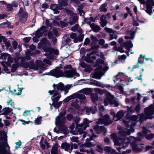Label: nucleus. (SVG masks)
I'll list each match as a JSON object with an SVG mask.
<instances>
[{"instance_id": "39448f33", "label": "nucleus", "mask_w": 154, "mask_h": 154, "mask_svg": "<svg viewBox=\"0 0 154 154\" xmlns=\"http://www.w3.org/2000/svg\"><path fill=\"white\" fill-rule=\"evenodd\" d=\"M141 4L146 5V9L145 10L146 12L148 14L150 15L152 14V9L154 6V0H147L145 2L144 0H138Z\"/></svg>"}, {"instance_id": "774afa93", "label": "nucleus", "mask_w": 154, "mask_h": 154, "mask_svg": "<svg viewBox=\"0 0 154 154\" xmlns=\"http://www.w3.org/2000/svg\"><path fill=\"white\" fill-rule=\"evenodd\" d=\"M65 45H68L71 42V40L69 38H67L65 39Z\"/></svg>"}, {"instance_id": "cd10ccee", "label": "nucleus", "mask_w": 154, "mask_h": 154, "mask_svg": "<svg viewBox=\"0 0 154 154\" xmlns=\"http://www.w3.org/2000/svg\"><path fill=\"white\" fill-rule=\"evenodd\" d=\"M68 0H58V4L61 7L68 5Z\"/></svg>"}, {"instance_id": "393cba45", "label": "nucleus", "mask_w": 154, "mask_h": 154, "mask_svg": "<svg viewBox=\"0 0 154 154\" xmlns=\"http://www.w3.org/2000/svg\"><path fill=\"white\" fill-rule=\"evenodd\" d=\"M81 91L82 93L86 95L91 94L92 92V89L89 88H85L82 89Z\"/></svg>"}, {"instance_id": "ea45409f", "label": "nucleus", "mask_w": 154, "mask_h": 154, "mask_svg": "<svg viewBox=\"0 0 154 154\" xmlns=\"http://www.w3.org/2000/svg\"><path fill=\"white\" fill-rule=\"evenodd\" d=\"M61 97V95H58L57 97H52V96L51 97V99L52 100V101L53 102V103L57 102L58 101Z\"/></svg>"}, {"instance_id": "de8ad7c7", "label": "nucleus", "mask_w": 154, "mask_h": 154, "mask_svg": "<svg viewBox=\"0 0 154 154\" xmlns=\"http://www.w3.org/2000/svg\"><path fill=\"white\" fill-rule=\"evenodd\" d=\"M21 65L23 67L25 68H27L29 66L30 68L29 62H24V63H21Z\"/></svg>"}, {"instance_id": "f704fd0d", "label": "nucleus", "mask_w": 154, "mask_h": 154, "mask_svg": "<svg viewBox=\"0 0 154 154\" xmlns=\"http://www.w3.org/2000/svg\"><path fill=\"white\" fill-rule=\"evenodd\" d=\"M7 150L5 148L3 145H0V154H8Z\"/></svg>"}, {"instance_id": "6ab92c4d", "label": "nucleus", "mask_w": 154, "mask_h": 154, "mask_svg": "<svg viewBox=\"0 0 154 154\" xmlns=\"http://www.w3.org/2000/svg\"><path fill=\"white\" fill-rule=\"evenodd\" d=\"M135 30L136 29L134 28H132L130 31H128L127 32V34L129 35V37L125 36V38L126 39L128 38L132 39L135 36Z\"/></svg>"}, {"instance_id": "3c124183", "label": "nucleus", "mask_w": 154, "mask_h": 154, "mask_svg": "<svg viewBox=\"0 0 154 154\" xmlns=\"http://www.w3.org/2000/svg\"><path fill=\"white\" fill-rule=\"evenodd\" d=\"M97 132L99 130L101 131V132H103L105 131L106 130L105 128L102 126H100V127L99 126H97Z\"/></svg>"}, {"instance_id": "f257e3e1", "label": "nucleus", "mask_w": 154, "mask_h": 154, "mask_svg": "<svg viewBox=\"0 0 154 154\" xmlns=\"http://www.w3.org/2000/svg\"><path fill=\"white\" fill-rule=\"evenodd\" d=\"M154 99V94L152 96ZM154 100L153 105H150L149 107L146 108L145 109V114H143L138 115L137 116H133L130 119H127L125 121H124V123L127 127L131 123L130 130L127 128H123L119 130V134L121 137L120 138L117 137L116 133H113L112 134V137L114 143V144L119 146V148H116L117 149L119 152L120 148H124L126 147L129 142L130 143L133 150L135 152H140L142 150L141 149L138 148L136 144L138 141H140L143 136L148 140L151 139L154 137V134L150 133L147 134L149 131L145 128L143 127L142 133H138V138L137 139L133 137H130L127 138L126 136L129 135L131 133L133 132L134 130V126L135 123L138 121L141 122L146 119H151L154 117L153 114L154 113Z\"/></svg>"}, {"instance_id": "5fc2aeb1", "label": "nucleus", "mask_w": 154, "mask_h": 154, "mask_svg": "<svg viewBox=\"0 0 154 154\" xmlns=\"http://www.w3.org/2000/svg\"><path fill=\"white\" fill-rule=\"evenodd\" d=\"M15 143L16 145H17V146H15V149H17L18 148H20V146L21 145V142L20 140H19L18 142H16Z\"/></svg>"}, {"instance_id": "a878e982", "label": "nucleus", "mask_w": 154, "mask_h": 154, "mask_svg": "<svg viewBox=\"0 0 154 154\" xmlns=\"http://www.w3.org/2000/svg\"><path fill=\"white\" fill-rule=\"evenodd\" d=\"M95 93H92L90 94L92 102L96 104V88L94 89Z\"/></svg>"}, {"instance_id": "72a5a7b5", "label": "nucleus", "mask_w": 154, "mask_h": 154, "mask_svg": "<svg viewBox=\"0 0 154 154\" xmlns=\"http://www.w3.org/2000/svg\"><path fill=\"white\" fill-rule=\"evenodd\" d=\"M43 50L46 52H49L48 54H53L54 48H49L47 46L44 47Z\"/></svg>"}, {"instance_id": "a18cd8bd", "label": "nucleus", "mask_w": 154, "mask_h": 154, "mask_svg": "<svg viewBox=\"0 0 154 154\" xmlns=\"http://www.w3.org/2000/svg\"><path fill=\"white\" fill-rule=\"evenodd\" d=\"M42 117L40 116L37 119H35V122L36 124L39 125L41 124V122L42 120Z\"/></svg>"}, {"instance_id": "69168bd1", "label": "nucleus", "mask_w": 154, "mask_h": 154, "mask_svg": "<svg viewBox=\"0 0 154 154\" xmlns=\"http://www.w3.org/2000/svg\"><path fill=\"white\" fill-rule=\"evenodd\" d=\"M78 139H79L78 137H73L71 138V140L72 142L77 143L78 142H79Z\"/></svg>"}, {"instance_id": "bf43d9fd", "label": "nucleus", "mask_w": 154, "mask_h": 154, "mask_svg": "<svg viewBox=\"0 0 154 154\" xmlns=\"http://www.w3.org/2000/svg\"><path fill=\"white\" fill-rule=\"evenodd\" d=\"M6 7L8 9L7 10L8 11H11L13 10L12 6L10 4H7Z\"/></svg>"}, {"instance_id": "20e7f679", "label": "nucleus", "mask_w": 154, "mask_h": 154, "mask_svg": "<svg viewBox=\"0 0 154 154\" xmlns=\"http://www.w3.org/2000/svg\"><path fill=\"white\" fill-rule=\"evenodd\" d=\"M90 45L91 47L90 48L86 49V51H93L91 52L88 54L86 56H85L84 60L87 63H92L96 59V42L92 41L91 42Z\"/></svg>"}, {"instance_id": "a211bd4d", "label": "nucleus", "mask_w": 154, "mask_h": 154, "mask_svg": "<svg viewBox=\"0 0 154 154\" xmlns=\"http://www.w3.org/2000/svg\"><path fill=\"white\" fill-rule=\"evenodd\" d=\"M53 87L54 89H55L56 88L57 90H60L61 91L67 89L66 86H65L64 84L62 82H60L57 85L54 84L53 85Z\"/></svg>"}, {"instance_id": "6e6d98bb", "label": "nucleus", "mask_w": 154, "mask_h": 154, "mask_svg": "<svg viewBox=\"0 0 154 154\" xmlns=\"http://www.w3.org/2000/svg\"><path fill=\"white\" fill-rule=\"evenodd\" d=\"M45 55L48 56L50 59H53L54 57V55L53 54L45 53Z\"/></svg>"}, {"instance_id": "864d4df0", "label": "nucleus", "mask_w": 154, "mask_h": 154, "mask_svg": "<svg viewBox=\"0 0 154 154\" xmlns=\"http://www.w3.org/2000/svg\"><path fill=\"white\" fill-rule=\"evenodd\" d=\"M134 98H131L130 100L128 98H127L125 100V102L126 104L129 103V102L133 103L134 102Z\"/></svg>"}, {"instance_id": "412c9836", "label": "nucleus", "mask_w": 154, "mask_h": 154, "mask_svg": "<svg viewBox=\"0 0 154 154\" xmlns=\"http://www.w3.org/2000/svg\"><path fill=\"white\" fill-rule=\"evenodd\" d=\"M124 112L123 111H120L118 112L116 114V117L115 119H114V121H117L119 120L122 118L124 116Z\"/></svg>"}, {"instance_id": "bb28decb", "label": "nucleus", "mask_w": 154, "mask_h": 154, "mask_svg": "<svg viewBox=\"0 0 154 154\" xmlns=\"http://www.w3.org/2000/svg\"><path fill=\"white\" fill-rule=\"evenodd\" d=\"M106 16L105 15H102L100 17V23L102 27H103L106 26L107 23V21L106 20Z\"/></svg>"}, {"instance_id": "c03bdc74", "label": "nucleus", "mask_w": 154, "mask_h": 154, "mask_svg": "<svg viewBox=\"0 0 154 154\" xmlns=\"http://www.w3.org/2000/svg\"><path fill=\"white\" fill-rule=\"evenodd\" d=\"M43 33H42L41 32V30L39 29H38L35 32V36L38 38H39L41 36H42V34Z\"/></svg>"}, {"instance_id": "5701e85b", "label": "nucleus", "mask_w": 154, "mask_h": 154, "mask_svg": "<svg viewBox=\"0 0 154 154\" xmlns=\"http://www.w3.org/2000/svg\"><path fill=\"white\" fill-rule=\"evenodd\" d=\"M12 109L9 107H5L3 108L2 110V112L0 114V115H8L11 112Z\"/></svg>"}, {"instance_id": "79ce46f5", "label": "nucleus", "mask_w": 154, "mask_h": 154, "mask_svg": "<svg viewBox=\"0 0 154 154\" xmlns=\"http://www.w3.org/2000/svg\"><path fill=\"white\" fill-rule=\"evenodd\" d=\"M95 145L96 143L94 144H93L91 142H86L84 143L85 146L87 148L94 146Z\"/></svg>"}, {"instance_id": "4468645a", "label": "nucleus", "mask_w": 154, "mask_h": 154, "mask_svg": "<svg viewBox=\"0 0 154 154\" xmlns=\"http://www.w3.org/2000/svg\"><path fill=\"white\" fill-rule=\"evenodd\" d=\"M50 8L52 10L54 14H57L59 13V10H61L62 8L58 4H52L50 6Z\"/></svg>"}, {"instance_id": "ddd939ff", "label": "nucleus", "mask_w": 154, "mask_h": 154, "mask_svg": "<svg viewBox=\"0 0 154 154\" xmlns=\"http://www.w3.org/2000/svg\"><path fill=\"white\" fill-rule=\"evenodd\" d=\"M84 109L85 110L87 115H90L91 113L95 114L96 111V106H94V108L93 106L89 107L85 106L84 107Z\"/></svg>"}, {"instance_id": "f3484780", "label": "nucleus", "mask_w": 154, "mask_h": 154, "mask_svg": "<svg viewBox=\"0 0 154 154\" xmlns=\"http://www.w3.org/2000/svg\"><path fill=\"white\" fill-rule=\"evenodd\" d=\"M104 150L108 154H118L115 152L114 150L112 149L111 148L106 146L104 148ZM131 150H129L126 152L124 151L122 152V154H126V153H129L131 152Z\"/></svg>"}, {"instance_id": "7c9ffc66", "label": "nucleus", "mask_w": 154, "mask_h": 154, "mask_svg": "<svg viewBox=\"0 0 154 154\" xmlns=\"http://www.w3.org/2000/svg\"><path fill=\"white\" fill-rule=\"evenodd\" d=\"M0 143H1V140H4L5 141L7 140V138H5L6 135L5 134V132L4 131H0Z\"/></svg>"}, {"instance_id": "37998d69", "label": "nucleus", "mask_w": 154, "mask_h": 154, "mask_svg": "<svg viewBox=\"0 0 154 154\" xmlns=\"http://www.w3.org/2000/svg\"><path fill=\"white\" fill-rule=\"evenodd\" d=\"M60 26L62 28H64L65 27H66L68 26V23L65 22H64L62 21H60Z\"/></svg>"}, {"instance_id": "1a4fd4ad", "label": "nucleus", "mask_w": 154, "mask_h": 154, "mask_svg": "<svg viewBox=\"0 0 154 154\" xmlns=\"http://www.w3.org/2000/svg\"><path fill=\"white\" fill-rule=\"evenodd\" d=\"M63 77H66L67 78L72 77L74 75H76L77 76H79V74L77 73L76 70L75 69H72L69 70H66L63 72Z\"/></svg>"}, {"instance_id": "8fccbe9b", "label": "nucleus", "mask_w": 154, "mask_h": 154, "mask_svg": "<svg viewBox=\"0 0 154 154\" xmlns=\"http://www.w3.org/2000/svg\"><path fill=\"white\" fill-rule=\"evenodd\" d=\"M66 118L68 121H71L73 118V115L71 114H69L67 115Z\"/></svg>"}, {"instance_id": "9b49d317", "label": "nucleus", "mask_w": 154, "mask_h": 154, "mask_svg": "<svg viewBox=\"0 0 154 154\" xmlns=\"http://www.w3.org/2000/svg\"><path fill=\"white\" fill-rule=\"evenodd\" d=\"M112 121L109 119V115H106L104 117L100 118L98 120V124H104L105 125L109 124Z\"/></svg>"}, {"instance_id": "0eeeda50", "label": "nucleus", "mask_w": 154, "mask_h": 154, "mask_svg": "<svg viewBox=\"0 0 154 154\" xmlns=\"http://www.w3.org/2000/svg\"><path fill=\"white\" fill-rule=\"evenodd\" d=\"M114 98L113 96L109 93H107L106 94V98L104 99V103L105 106H107L109 103L111 104H114L115 107L118 106L119 103L118 101L116 100H112Z\"/></svg>"}, {"instance_id": "a19ab883", "label": "nucleus", "mask_w": 154, "mask_h": 154, "mask_svg": "<svg viewBox=\"0 0 154 154\" xmlns=\"http://www.w3.org/2000/svg\"><path fill=\"white\" fill-rule=\"evenodd\" d=\"M1 58L3 60H6L7 57H8L9 54L6 53H1Z\"/></svg>"}, {"instance_id": "c9c22d12", "label": "nucleus", "mask_w": 154, "mask_h": 154, "mask_svg": "<svg viewBox=\"0 0 154 154\" xmlns=\"http://www.w3.org/2000/svg\"><path fill=\"white\" fill-rule=\"evenodd\" d=\"M4 39L3 41V43L5 45L6 48L8 49L11 46L10 41L8 40L6 38H4Z\"/></svg>"}, {"instance_id": "58836bf2", "label": "nucleus", "mask_w": 154, "mask_h": 154, "mask_svg": "<svg viewBox=\"0 0 154 154\" xmlns=\"http://www.w3.org/2000/svg\"><path fill=\"white\" fill-rule=\"evenodd\" d=\"M80 151L81 152H86L87 154H94V151L92 149H91L90 150H84L82 148H80Z\"/></svg>"}, {"instance_id": "052dcab7", "label": "nucleus", "mask_w": 154, "mask_h": 154, "mask_svg": "<svg viewBox=\"0 0 154 154\" xmlns=\"http://www.w3.org/2000/svg\"><path fill=\"white\" fill-rule=\"evenodd\" d=\"M12 44L13 48L14 49H16L17 48L18 45L17 42L15 41H13L12 42Z\"/></svg>"}, {"instance_id": "6e6552de", "label": "nucleus", "mask_w": 154, "mask_h": 154, "mask_svg": "<svg viewBox=\"0 0 154 154\" xmlns=\"http://www.w3.org/2000/svg\"><path fill=\"white\" fill-rule=\"evenodd\" d=\"M40 42L38 44L37 48L39 49H40L42 48L43 50L44 47H46V46H49L51 45V43L45 37L41 39Z\"/></svg>"}, {"instance_id": "9d476101", "label": "nucleus", "mask_w": 154, "mask_h": 154, "mask_svg": "<svg viewBox=\"0 0 154 154\" xmlns=\"http://www.w3.org/2000/svg\"><path fill=\"white\" fill-rule=\"evenodd\" d=\"M69 14L71 16L70 18L69 23L70 25H73L75 23L78 22L79 17L76 15V13L74 14L71 11H69Z\"/></svg>"}, {"instance_id": "2eb2a0df", "label": "nucleus", "mask_w": 154, "mask_h": 154, "mask_svg": "<svg viewBox=\"0 0 154 154\" xmlns=\"http://www.w3.org/2000/svg\"><path fill=\"white\" fill-rule=\"evenodd\" d=\"M19 20L22 23H24L26 21L28 17V13L26 11H25L23 14L18 16Z\"/></svg>"}, {"instance_id": "4d7b16f0", "label": "nucleus", "mask_w": 154, "mask_h": 154, "mask_svg": "<svg viewBox=\"0 0 154 154\" xmlns=\"http://www.w3.org/2000/svg\"><path fill=\"white\" fill-rule=\"evenodd\" d=\"M30 55L29 53H28V51L27 52H26V56L25 57L27 60L29 61L31 60V58Z\"/></svg>"}, {"instance_id": "f03ea898", "label": "nucleus", "mask_w": 154, "mask_h": 154, "mask_svg": "<svg viewBox=\"0 0 154 154\" xmlns=\"http://www.w3.org/2000/svg\"><path fill=\"white\" fill-rule=\"evenodd\" d=\"M97 79H100L109 69L108 63L105 61L103 54H97Z\"/></svg>"}, {"instance_id": "dca6fc26", "label": "nucleus", "mask_w": 154, "mask_h": 154, "mask_svg": "<svg viewBox=\"0 0 154 154\" xmlns=\"http://www.w3.org/2000/svg\"><path fill=\"white\" fill-rule=\"evenodd\" d=\"M40 60H37L35 63L36 65L34 64V62L33 60H31L29 61V63L30 66V69H33L35 70H37L38 69V66L40 65Z\"/></svg>"}, {"instance_id": "680f3d73", "label": "nucleus", "mask_w": 154, "mask_h": 154, "mask_svg": "<svg viewBox=\"0 0 154 154\" xmlns=\"http://www.w3.org/2000/svg\"><path fill=\"white\" fill-rule=\"evenodd\" d=\"M154 146V140L153 143L152 144V146H146V150L147 151L150 149H152Z\"/></svg>"}, {"instance_id": "e2e57ef3", "label": "nucleus", "mask_w": 154, "mask_h": 154, "mask_svg": "<svg viewBox=\"0 0 154 154\" xmlns=\"http://www.w3.org/2000/svg\"><path fill=\"white\" fill-rule=\"evenodd\" d=\"M66 114V110H65L64 111V112H61L60 114V116L59 117L60 118H63L64 117V116Z\"/></svg>"}, {"instance_id": "423d86ee", "label": "nucleus", "mask_w": 154, "mask_h": 154, "mask_svg": "<svg viewBox=\"0 0 154 154\" xmlns=\"http://www.w3.org/2000/svg\"><path fill=\"white\" fill-rule=\"evenodd\" d=\"M123 38H120L119 40V42L121 45L123 46L124 47H125V48L127 50L126 53L128 56H129V53L131 52L130 54H132L133 53L131 52L132 50L131 48L133 47V44L130 41H127L124 44H123Z\"/></svg>"}, {"instance_id": "09e8293b", "label": "nucleus", "mask_w": 154, "mask_h": 154, "mask_svg": "<svg viewBox=\"0 0 154 154\" xmlns=\"http://www.w3.org/2000/svg\"><path fill=\"white\" fill-rule=\"evenodd\" d=\"M89 25L92 30L94 32H96V25L94 24V23L92 24L91 23Z\"/></svg>"}, {"instance_id": "f8f14e48", "label": "nucleus", "mask_w": 154, "mask_h": 154, "mask_svg": "<svg viewBox=\"0 0 154 154\" xmlns=\"http://www.w3.org/2000/svg\"><path fill=\"white\" fill-rule=\"evenodd\" d=\"M48 75L55 77L56 78H58L63 76V74L61 73L56 69H54L51 70L48 72Z\"/></svg>"}, {"instance_id": "2f4dec72", "label": "nucleus", "mask_w": 154, "mask_h": 154, "mask_svg": "<svg viewBox=\"0 0 154 154\" xmlns=\"http://www.w3.org/2000/svg\"><path fill=\"white\" fill-rule=\"evenodd\" d=\"M19 64L18 63H15L12 64L11 66V72H14L16 70L19 68Z\"/></svg>"}, {"instance_id": "c756f323", "label": "nucleus", "mask_w": 154, "mask_h": 154, "mask_svg": "<svg viewBox=\"0 0 154 154\" xmlns=\"http://www.w3.org/2000/svg\"><path fill=\"white\" fill-rule=\"evenodd\" d=\"M74 95L75 96V98H78L82 100H84L86 99L85 96L83 94L78 93H75L74 94Z\"/></svg>"}, {"instance_id": "b1692460", "label": "nucleus", "mask_w": 154, "mask_h": 154, "mask_svg": "<svg viewBox=\"0 0 154 154\" xmlns=\"http://www.w3.org/2000/svg\"><path fill=\"white\" fill-rule=\"evenodd\" d=\"M104 30L107 32L110 33V38L109 40H112L113 38V34L115 32L112 29L105 27L104 28Z\"/></svg>"}, {"instance_id": "4c0bfd02", "label": "nucleus", "mask_w": 154, "mask_h": 154, "mask_svg": "<svg viewBox=\"0 0 154 154\" xmlns=\"http://www.w3.org/2000/svg\"><path fill=\"white\" fill-rule=\"evenodd\" d=\"M62 102L60 101L59 102L52 103V105H53L54 107L56 109L59 108L60 107L62 104Z\"/></svg>"}, {"instance_id": "473e14b6", "label": "nucleus", "mask_w": 154, "mask_h": 154, "mask_svg": "<svg viewBox=\"0 0 154 154\" xmlns=\"http://www.w3.org/2000/svg\"><path fill=\"white\" fill-rule=\"evenodd\" d=\"M107 5L106 3H105L101 5L100 10L101 12H106L107 11V9L106 8Z\"/></svg>"}, {"instance_id": "13d9d810", "label": "nucleus", "mask_w": 154, "mask_h": 154, "mask_svg": "<svg viewBox=\"0 0 154 154\" xmlns=\"http://www.w3.org/2000/svg\"><path fill=\"white\" fill-rule=\"evenodd\" d=\"M48 36L49 39H52L54 37V35L51 31H49L48 33Z\"/></svg>"}, {"instance_id": "e433bc0d", "label": "nucleus", "mask_w": 154, "mask_h": 154, "mask_svg": "<svg viewBox=\"0 0 154 154\" xmlns=\"http://www.w3.org/2000/svg\"><path fill=\"white\" fill-rule=\"evenodd\" d=\"M75 96L74 94H73L70 96L66 97L63 100V101L65 103H67L72 99H75Z\"/></svg>"}, {"instance_id": "49530a36", "label": "nucleus", "mask_w": 154, "mask_h": 154, "mask_svg": "<svg viewBox=\"0 0 154 154\" xmlns=\"http://www.w3.org/2000/svg\"><path fill=\"white\" fill-rule=\"evenodd\" d=\"M71 105L73 107L74 109L76 110H78L80 109V106L77 103H72Z\"/></svg>"}, {"instance_id": "338daca9", "label": "nucleus", "mask_w": 154, "mask_h": 154, "mask_svg": "<svg viewBox=\"0 0 154 154\" xmlns=\"http://www.w3.org/2000/svg\"><path fill=\"white\" fill-rule=\"evenodd\" d=\"M46 25L48 26L51 27V23L48 19H46L45 20Z\"/></svg>"}, {"instance_id": "aec40b11", "label": "nucleus", "mask_w": 154, "mask_h": 154, "mask_svg": "<svg viewBox=\"0 0 154 154\" xmlns=\"http://www.w3.org/2000/svg\"><path fill=\"white\" fill-rule=\"evenodd\" d=\"M56 124L58 127V128L60 130L62 131H63L64 133L66 135L67 134V128L63 124Z\"/></svg>"}, {"instance_id": "4be33fe9", "label": "nucleus", "mask_w": 154, "mask_h": 154, "mask_svg": "<svg viewBox=\"0 0 154 154\" xmlns=\"http://www.w3.org/2000/svg\"><path fill=\"white\" fill-rule=\"evenodd\" d=\"M70 147V145L66 142H63L61 145V148L64 149L66 151H68Z\"/></svg>"}, {"instance_id": "603ef678", "label": "nucleus", "mask_w": 154, "mask_h": 154, "mask_svg": "<svg viewBox=\"0 0 154 154\" xmlns=\"http://www.w3.org/2000/svg\"><path fill=\"white\" fill-rule=\"evenodd\" d=\"M96 137V135H92L89 138H87L86 140V142H90L91 141L93 140V137Z\"/></svg>"}, {"instance_id": "0e129e2a", "label": "nucleus", "mask_w": 154, "mask_h": 154, "mask_svg": "<svg viewBox=\"0 0 154 154\" xmlns=\"http://www.w3.org/2000/svg\"><path fill=\"white\" fill-rule=\"evenodd\" d=\"M24 11H23V7H21L19 10V11L18 12V13L17 14V16L20 15L21 14H23Z\"/></svg>"}, {"instance_id": "7ed1b4c3", "label": "nucleus", "mask_w": 154, "mask_h": 154, "mask_svg": "<svg viewBox=\"0 0 154 154\" xmlns=\"http://www.w3.org/2000/svg\"><path fill=\"white\" fill-rule=\"evenodd\" d=\"M114 77V83L117 86H119L118 89L122 93L123 91V87L122 85H125V84L128 85V82L132 81L131 77L127 76L125 73L122 72H119L118 74L115 76Z\"/></svg>"}, {"instance_id": "c85d7f7f", "label": "nucleus", "mask_w": 154, "mask_h": 154, "mask_svg": "<svg viewBox=\"0 0 154 154\" xmlns=\"http://www.w3.org/2000/svg\"><path fill=\"white\" fill-rule=\"evenodd\" d=\"M61 119L59 116L57 117V118L56 119V124H64L66 120V117L61 118Z\"/></svg>"}]
</instances>
